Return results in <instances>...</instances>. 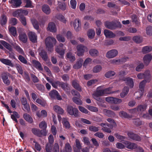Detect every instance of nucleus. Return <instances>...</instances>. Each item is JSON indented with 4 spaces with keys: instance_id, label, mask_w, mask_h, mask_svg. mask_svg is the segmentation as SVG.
Here are the masks:
<instances>
[{
    "instance_id": "nucleus-1",
    "label": "nucleus",
    "mask_w": 152,
    "mask_h": 152,
    "mask_svg": "<svg viewBox=\"0 0 152 152\" xmlns=\"http://www.w3.org/2000/svg\"><path fill=\"white\" fill-rule=\"evenodd\" d=\"M56 39L51 37H47L45 40V43L46 48L48 51L51 52L53 50L54 45L56 43Z\"/></svg>"
},
{
    "instance_id": "nucleus-2",
    "label": "nucleus",
    "mask_w": 152,
    "mask_h": 152,
    "mask_svg": "<svg viewBox=\"0 0 152 152\" xmlns=\"http://www.w3.org/2000/svg\"><path fill=\"white\" fill-rule=\"evenodd\" d=\"M104 25L107 28L111 30L115 29L117 28H120L121 26V25L120 22L116 23L113 21H106L104 23Z\"/></svg>"
},
{
    "instance_id": "nucleus-3",
    "label": "nucleus",
    "mask_w": 152,
    "mask_h": 152,
    "mask_svg": "<svg viewBox=\"0 0 152 152\" xmlns=\"http://www.w3.org/2000/svg\"><path fill=\"white\" fill-rule=\"evenodd\" d=\"M66 111L67 113L69 115H74L75 117H78L79 116L78 109L77 108L73 107L71 106H67Z\"/></svg>"
},
{
    "instance_id": "nucleus-4",
    "label": "nucleus",
    "mask_w": 152,
    "mask_h": 152,
    "mask_svg": "<svg viewBox=\"0 0 152 152\" xmlns=\"http://www.w3.org/2000/svg\"><path fill=\"white\" fill-rule=\"evenodd\" d=\"M66 48L62 43H60L55 48L56 52L60 55V57L62 58L65 53Z\"/></svg>"
},
{
    "instance_id": "nucleus-5",
    "label": "nucleus",
    "mask_w": 152,
    "mask_h": 152,
    "mask_svg": "<svg viewBox=\"0 0 152 152\" xmlns=\"http://www.w3.org/2000/svg\"><path fill=\"white\" fill-rule=\"evenodd\" d=\"M77 54L79 56H82L85 51L87 49L86 47L82 45H79L77 46Z\"/></svg>"
},
{
    "instance_id": "nucleus-6",
    "label": "nucleus",
    "mask_w": 152,
    "mask_h": 152,
    "mask_svg": "<svg viewBox=\"0 0 152 152\" xmlns=\"http://www.w3.org/2000/svg\"><path fill=\"white\" fill-rule=\"evenodd\" d=\"M106 101L110 103L118 104L121 103L122 100L121 99L114 98L112 97H108L105 98Z\"/></svg>"
},
{
    "instance_id": "nucleus-7",
    "label": "nucleus",
    "mask_w": 152,
    "mask_h": 152,
    "mask_svg": "<svg viewBox=\"0 0 152 152\" xmlns=\"http://www.w3.org/2000/svg\"><path fill=\"white\" fill-rule=\"evenodd\" d=\"M49 95L52 99L57 98L58 100H61L62 99L58 92L55 90L51 91L49 93Z\"/></svg>"
},
{
    "instance_id": "nucleus-8",
    "label": "nucleus",
    "mask_w": 152,
    "mask_h": 152,
    "mask_svg": "<svg viewBox=\"0 0 152 152\" xmlns=\"http://www.w3.org/2000/svg\"><path fill=\"white\" fill-rule=\"evenodd\" d=\"M118 52L117 50L112 49L108 52L106 53V57L109 58H111L116 56L118 54Z\"/></svg>"
},
{
    "instance_id": "nucleus-9",
    "label": "nucleus",
    "mask_w": 152,
    "mask_h": 152,
    "mask_svg": "<svg viewBox=\"0 0 152 152\" xmlns=\"http://www.w3.org/2000/svg\"><path fill=\"white\" fill-rule=\"evenodd\" d=\"M101 126L103 131L109 133L111 132V129L113 127L112 124H101Z\"/></svg>"
},
{
    "instance_id": "nucleus-10",
    "label": "nucleus",
    "mask_w": 152,
    "mask_h": 152,
    "mask_svg": "<svg viewBox=\"0 0 152 152\" xmlns=\"http://www.w3.org/2000/svg\"><path fill=\"white\" fill-rule=\"evenodd\" d=\"M29 40L33 43L37 42V36L36 33L32 31H30L28 34Z\"/></svg>"
},
{
    "instance_id": "nucleus-11",
    "label": "nucleus",
    "mask_w": 152,
    "mask_h": 152,
    "mask_svg": "<svg viewBox=\"0 0 152 152\" xmlns=\"http://www.w3.org/2000/svg\"><path fill=\"white\" fill-rule=\"evenodd\" d=\"M19 34V40L24 43H26L28 40V37L26 34L24 32H20L18 31Z\"/></svg>"
},
{
    "instance_id": "nucleus-12",
    "label": "nucleus",
    "mask_w": 152,
    "mask_h": 152,
    "mask_svg": "<svg viewBox=\"0 0 152 152\" xmlns=\"http://www.w3.org/2000/svg\"><path fill=\"white\" fill-rule=\"evenodd\" d=\"M28 13V12L26 10L19 9L17 11L13 13V15L15 17V15L18 14V16H23V14L25 15H27Z\"/></svg>"
},
{
    "instance_id": "nucleus-13",
    "label": "nucleus",
    "mask_w": 152,
    "mask_h": 152,
    "mask_svg": "<svg viewBox=\"0 0 152 152\" xmlns=\"http://www.w3.org/2000/svg\"><path fill=\"white\" fill-rule=\"evenodd\" d=\"M146 82H147L146 81L143 80L140 83L139 88L140 91L139 93H140V97L137 96V98L138 99L139 98H140V97L143 95V92L144 91V87Z\"/></svg>"
},
{
    "instance_id": "nucleus-14",
    "label": "nucleus",
    "mask_w": 152,
    "mask_h": 152,
    "mask_svg": "<svg viewBox=\"0 0 152 152\" xmlns=\"http://www.w3.org/2000/svg\"><path fill=\"white\" fill-rule=\"evenodd\" d=\"M32 63L34 66L39 71H42L43 70L41 64L38 61L33 60L32 61Z\"/></svg>"
},
{
    "instance_id": "nucleus-15",
    "label": "nucleus",
    "mask_w": 152,
    "mask_h": 152,
    "mask_svg": "<svg viewBox=\"0 0 152 152\" xmlns=\"http://www.w3.org/2000/svg\"><path fill=\"white\" fill-rule=\"evenodd\" d=\"M126 147L128 149H133L136 148L137 145L134 143L128 141H126L124 142Z\"/></svg>"
},
{
    "instance_id": "nucleus-16",
    "label": "nucleus",
    "mask_w": 152,
    "mask_h": 152,
    "mask_svg": "<svg viewBox=\"0 0 152 152\" xmlns=\"http://www.w3.org/2000/svg\"><path fill=\"white\" fill-rule=\"evenodd\" d=\"M130 138L134 140L140 141H141V137L138 135L132 132H129L127 134Z\"/></svg>"
},
{
    "instance_id": "nucleus-17",
    "label": "nucleus",
    "mask_w": 152,
    "mask_h": 152,
    "mask_svg": "<svg viewBox=\"0 0 152 152\" xmlns=\"http://www.w3.org/2000/svg\"><path fill=\"white\" fill-rule=\"evenodd\" d=\"M74 26L76 31H79L81 28V23L79 19H76L74 22Z\"/></svg>"
},
{
    "instance_id": "nucleus-18",
    "label": "nucleus",
    "mask_w": 152,
    "mask_h": 152,
    "mask_svg": "<svg viewBox=\"0 0 152 152\" xmlns=\"http://www.w3.org/2000/svg\"><path fill=\"white\" fill-rule=\"evenodd\" d=\"M39 55L43 61H48V54L47 52L45 50H42L39 53Z\"/></svg>"
},
{
    "instance_id": "nucleus-19",
    "label": "nucleus",
    "mask_w": 152,
    "mask_h": 152,
    "mask_svg": "<svg viewBox=\"0 0 152 152\" xmlns=\"http://www.w3.org/2000/svg\"><path fill=\"white\" fill-rule=\"evenodd\" d=\"M42 10L47 15L49 14L51 12V10L50 7L47 4H44L42 6Z\"/></svg>"
},
{
    "instance_id": "nucleus-20",
    "label": "nucleus",
    "mask_w": 152,
    "mask_h": 152,
    "mask_svg": "<svg viewBox=\"0 0 152 152\" xmlns=\"http://www.w3.org/2000/svg\"><path fill=\"white\" fill-rule=\"evenodd\" d=\"M47 30L52 32H56V28L55 24L53 22H50L48 24Z\"/></svg>"
},
{
    "instance_id": "nucleus-21",
    "label": "nucleus",
    "mask_w": 152,
    "mask_h": 152,
    "mask_svg": "<svg viewBox=\"0 0 152 152\" xmlns=\"http://www.w3.org/2000/svg\"><path fill=\"white\" fill-rule=\"evenodd\" d=\"M152 59L151 55L148 54L145 55L143 58V60L145 64L148 65Z\"/></svg>"
},
{
    "instance_id": "nucleus-22",
    "label": "nucleus",
    "mask_w": 152,
    "mask_h": 152,
    "mask_svg": "<svg viewBox=\"0 0 152 152\" xmlns=\"http://www.w3.org/2000/svg\"><path fill=\"white\" fill-rule=\"evenodd\" d=\"M104 34L105 37L107 38H113L115 37V34L112 31L107 29H105L104 30Z\"/></svg>"
},
{
    "instance_id": "nucleus-23",
    "label": "nucleus",
    "mask_w": 152,
    "mask_h": 152,
    "mask_svg": "<svg viewBox=\"0 0 152 152\" xmlns=\"http://www.w3.org/2000/svg\"><path fill=\"white\" fill-rule=\"evenodd\" d=\"M0 61L2 63L6 65L12 67L14 66L13 64L12 63V61L9 59L4 58H1Z\"/></svg>"
},
{
    "instance_id": "nucleus-24",
    "label": "nucleus",
    "mask_w": 152,
    "mask_h": 152,
    "mask_svg": "<svg viewBox=\"0 0 152 152\" xmlns=\"http://www.w3.org/2000/svg\"><path fill=\"white\" fill-rule=\"evenodd\" d=\"M0 43L5 48L11 52L12 50V46L8 43L5 41L1 40L0 41Z\"/></svg>"
},
{
    "instance_id": "nucleus-25",
    "label": "nucleus",
    "mask_w": 152,
    "mask_h": 152,
    "mask_svg": "<svg viewBox=\"0 0 152 152\" xmlns=\"http://www.w3.org/2000/svg\"><path fill=\"white\" fill-rule=\"evenodd\" d=\"M9 2L10 4L13 3L15 8L20 7L22 3V0H10Z\"/></svg>"
},
{
    "instance_id": "nucleus-26",
    "label": "nucleus",
    "mask_w": 152,
    "mask_h": 152,
    "mask_svg": "<svg viewBox=\"0 0 152 152\" xmlns=\"http://www.w3.org/2000/svg\"><path fill=\"white\" fill-rule=\"evenodd\" d=\"M7 22V18L4 14H3L0 18V24L2 26L5 25Z\"/></svg>"
},
{
    "instance_id": "nucleus-27",
    "label": "nucleus",
    "mask_w": 152,
    "mask_h": 152,
    "mask_svg": "<svg viewBox=\"0 0 152 152\" xmlns=\"http://www.w3.org/2000/svg\"><path fill=\"white\" fill-rule=\"evenodd\" d=\"M83 61V60L82 59H80L73 66V68L75 69L80 68L82 66Z\"/></svg>"
},
{
    "instance_id": "nucleus-28",
    "label": "nucleus",
    "mask_w": 152,
    "mask_h": 152,
    "mask_svg": "<svg viewBox=\"0 0 152 152\" xmlns=\"http://www.w3.org/2000/svg\"><path fill=\"white\" fill-rule=\"evenodd\" d=\"M53 109L56 113L59 114H62L64 113V110L60 106L56 105L54 106Z\"/></svg>"
},
{
    "instance_id": "nucleus-29",
    "label": "nucleus",
    "mask_w": 152,
    "mask_h": 152,
    "mask_svg": "<svg viewBox=\"0 0 152 152\" xmlns=\"http://www.w3.org/2000/svg\"><path fill=\"white\" fill-rule=\"evenodd\" d=\"M143 74L144 79H145L144 80L146 81V82H149L151 77L150 71L148 70H147Z\"/></svg>"
},
{
    "instance_id": "nucleus-30",
    "label": "nucleus",
    "mask_w": 152,
    "mask_h": 152,
    "mask_svg": "<svg viewBox=\"0 0 152 152\" xmlns=\"http://www.w3.org/2000/svg\"><path fill=\"white\" fill-rule=\"evenodd\" d=\"M13 48L20 54L25 55L23 50L18 44H15L13 45Z\"/></svg>"
},
{
    "instance_id": "nucleus-31",
    "label": "nucleus",
    "mask_w": 152,
    "mask_h": 152,
    "mask_svg": "<svg viewBox=\"0 0 152 152\" xmlns=\"http://www.w3.org/2000/svg\"><path fill=\"white\" fill-rule=\"evenodd\" d=\"M129 91V89L128 87L125 86L122 91L120 94V96L121 98H124L126 96Z\"/></svg>"
},
{
    "instance_id": "nucleus-32",
    "label": "nucleus",
    "mask_w": 152,
    "mask_h": 152,
    "mask_svg": "<svg viewBox=\"0 0 152 152\" xmlns=\"http://www.w3.org/2000/svg\"><path fill=\"white\" fill-rule=\"evenodd\" d=\"M23 117L24 119L28 123H32L33 122V119L31 116L28 114L25 113L23 114Z\"/></svg>"
},
{
    "instance_id": "nucleus-33",
    "label": "nucleus",
    "mask_w": 152,
    "mask_h": 152,
    "mask_svg": "<svg viewBox=\"0 0 152 152\" xmlns=\"http://www.w3.org/2000/svg\"><path fill=\"white\" fill-rule=\"evenodd\" d=\"M58 83H59V86L64 91H68L69 90V88L67 83L60 82Z\"/></svg>"
},
{
    "instance_id": "nucleus-34",
    "label": "nucleus",
    "mask_w": 152,
    "mask_h": 152,
    "mask_svg": "<svg viewBox=\"0 0 152 152\" xmlns=\"http://www.w3.org/2000/svg\"><path fill=\"white\" fill-rule=\"evenodd\" d=\"M72 85L73 87L79 91L81 92L82 89L79 84L75 80H73L72 82Z\"/></svg>"
},
{
    "instance_id": "nucleus-35",
    "label": "nucleus",
    "mask_w": 152,
    "mask_h": 152,
    "mask_svg": "<svg viewBox=\"0 0 152 152\" xmlns=\"http://www.w3.org/2000/svg\"><path fill=\"white\" fill-rule=\"evenodd\" d=\"M120 116L122 118H130L132 117V116L128 114L125 112L122 111L119 113Z\"/></svg>"
},
{
    "instance_id": "nucleus-36",
    "label": "nucleus",
    "mask_w": 152,
    "mask_h": 152,
    "mask_svg": "<svg viewBox=\"0 0 152 152\" xmlns=\"http://www.w3.org/2000/svg\"><path fill=\"white\" fill-rule=\"evenodd\" d=\"M146 107L147 106L145 105H140L137 107V111L140 113H142L146 110Z\"/></svg>"
},
{
    "instance_id": "nucleus-37",
    "label": "nucleus",
    "mask_w": 152,
    "mask_h": 152,
    "mask_svg": "<svg viewBox=\"0 0 152 152\" xmlns=\"http://www.w3.org/2000/svg\"><path fill=\"white\" fill-rule=\"evenodd\" d=\"M47 115V112L45 110H42L40 113L39 112H37L36 115L39 118L45 117Z\"/></svg>"
},
{
    "instance_id": "nucleus-38",
    "label": "nucleus",
    "mask_w": 152,
    "mask_h": 152,
    "mask_svg": "<svg viewBox=\"0 0 152 152\" xmlns=\"http://www.w3.org/2000/svg\"><path fill=\"white\" fill-rule=\"evenodd\" d=\"M104 112L105 115L109 117H113L115 115V113L113 112L110 110L104 109Z\"/></svg>"
},
{
    "instance_id": "nucleus-39",
    "label": "nucleus",
    "mask_w": 152,
    "mask_h": 152,
    "mask_svg": "<svg viewBox=\"0 0 152 152\" xmlns=\"http://www.w3.org/2000/svg\"><path fill=\"white\" fill-rule=\"evenodd\" d=\"M90 55L92 56H96L99 54L98 51L96 49H91L89 51Z\"/></svg>"
},
{
    "instance_id": "nucleus-40",
    "label": "nucleus",
    "mask_w": 152,
    "mask_h": 152,
    "mask_svg": "<svg viewBox=\"0 0 152 152\" xmlns=\"http://www.w3.org/2000/svg\"><path fill=\"white\" fill-rule=\"evenodd\" d=\"M152 50V48L150 46H146L143 48L142 51L143 53H146L150 52Z\"/></svg>"
},
{
    "instance_id": "nucleus-41",
    "label": "nucleus",
    "mask_w": 152,
    "mask_h": 152,
    "mask_svg": "<svg viewBox=\"0 0 152 152\" xmlns=\"http://www.w3.org/2000/svg\"><path fill=\"white\" fill-rule=\"evenodd\" d=\"M9 31L11 34L15 37L17 35L16 28L14 26H12L9 29Z\"/></svg>"
},
{
    "instance_id": "nucleus-42",
    "label": "nucleus",
    "mask_w": 152,
    "mask_h": 152,
    "mask_svg": "<svg viewBox=\"0 0 152 152\" xmlns=\"http://www.w3.org/2000/svg\"><path fill=\"white\" fill-rule=\"evenodd\" d=\"M127 81V84L130 86V88H132L134 86V82L132 78L129 77L126 78Z\"/></svg>"
},
{
    "instance_id": "nucleus-43",
    "label": "nucleus",
    "mask_w": 152,
    "mask_h": 152,
    "mask_svg": "<svg viewBox=\"0 0 152 152\" xmlns=\"http://www.w3.org/2000/svg\"><path fill=\"white\" fill-rule=\"evenodd\" d=\"M52 150L49 151L50 152H59V146L57 143H55L52 147Z\"/></svg>"
},
{
    "instance_id": "nucleus-44",
    "label": "nucleus",
    "mask_w": 152,
    "mask_h": 152,
    "mask_svg": "<svg viewBox=\"0 0 152 152\" xmlns=\"http://www.w3.org/2000/svg\"><path fill=\"white\" fill-rule=\"evenodd\" d=\"M115 74V73L113 71H109L106 72L104 76L107 78H109L111 77L114 76Z\"/></svg>"
},
{
    "instance_id": "nucleus-45",
    "label": "nucleus",
    "mask_w": 152,
    "mask_h": 152,
    "mask_svg": "<svg viewBox=\"0 0 152 152\" xmlns=\"http://www.w3.org/2000/svg\"><path fill=\"white\" fill-rule=\"evenodd\" d=\"M95 32L92 29L89 30L87 32V35L89 38L92 39L94 37Z\"/></svg>"
},
{
    "instance_id": "nucleus-46",
    "label": "nucleus",
    "mask_w": 152,
    "mask_h": 152,
    "mask_svg": "<svg viewBox=\"0 0 152 152\" xmlns=\"http://www.w3.org/2000/svg\"><path fill=\"white\" fill-rule=\"evenodd\" d=\"M132 39L134 42L138 43L141 42L142 40V38L138 36H134L133 37Z\"/></svg>"
},
{
    "instance_id": "nucleus-47",
    "label": "nucleus",
    "mask_w": 152,
    "mask_h": 152,
    "mask_svg": "<svg viewBox=\"0 0 152 152\" xmlns=\"http://www.w3.org/2000/svg\"><path fill=\"white\" fill-rule=\"evenodd\" d=\"M72 100L73 102L77 104L81 105L83 104L82 101L77 97H73Z\"/></svg>"
},
{
    "instance_id": "nucleus-48",
    "label": "nucleus",
    "mask_w": 152,
    "mask_h": 152,
    "mask_svg": "<svg viewBox=\"0 0 152 152\" xmlns=\"http://www.w3.org/2000/svg\"><path fill=\"white\" fill-rule=\"evenodd\" d=\"M72 151V148L69 143L65 144L64 150L61 152H71Z\"/></svg>"
},
{
    "instance_id": "nucleus-49",
    "label": "nucleus",
    "mask_w": 152,
    "mask_h": 152,
    "mask_svg": "<svg viewBox=\"0 0 152 152\" xmlns=\"http://www.w3.org/2000/svg\"><path fill=\"white\" fill-rule=\"evenodd\" d=\"M87 108L91 112H97L98 111V108L95 107L88 105L87 106Z\"/></svg>"
},
{
    "instance_id": "nucleus-50",
    "label": "nucleus",
    "mask_w": 152,
    "mask_h": 152,
    "mask_svg": "<svg viewBox=\"0 0 152 152\" xmlns=\"http://www.w3.org/2000/svg\"><path fill=\"white\" fill-rule=\"evenodd\" d=\"M102 68L101 66L96 65L94 67L93 69V72L94 73H97L100 72L102 70Z\"/></svg>"
},
{
    "instance_id": "nucleus-51",
    "label": "nucleus",
    "mask_w": 152,
    "mask_h": 152,
    "mask_svg": "<svg viewBox=\"0 0 152 152\" xmlns=\"http://www.w3.org/2000/svg\"><path fill=\"white\" fill-rule=\"evenodd\" d=\"M20 17V20L21 23L24 26H25L27 24L26 17L23 16H19Z\"/></svg>"
},
{
    "instance_id": "nucleus-52",
    "label": "nucleus",
    "mask_w": 152,
    "mask_h": 152,
    "mask_svg": "<svg viewBox=\"0 0 152 152\" xmlns=\"http://www.w3.org/2000/svg\"><path fill=\"white\" fill-rule=\"evenodd\" d=\"M15 66L18 72L20 75H22L23 73V71L21 66L19 64H16Z\"/></svg>"
},
{
    "instance_id": "nucleus-53",
    "label": "nucleus",
    "mask_w": 152,
    "mask_h": 152,
    "mask_svg": "<svg viewBox=\"0 0 152 152\" xmlns=\"http://www.w3.org/2000/svg\"><path fill=\"white\" fill-rule=\"evenodd\" d=\"M24 78L25 81L27 83H29L30 81V78L28 73L26 72H24Z\"/></svg>"
},
{
    "instance_id": "nucleus-54",
    "label": "nucleus",
    "mask_w": 152,
    "mask_h": 152,
    "mask_svg": "<svg viewBox=\"0 0 152 152\" xmlns=\"http://www.w3.org/2000/svg\"><path fill=\"white\" fill-rule=\"evenodd\" d=\"M94 98L96 99L97 102H96V103L98 105H100V103L102 102H103L104 100L102 98L100 97L99 96H96L95 95V94L94 95Z\"/></svg>"
},
{
    "instance_id": "nucleus-55",
    "label": "nucleus",
    "mask_w": 152,
    "mask_h": 152,
    "mask_svg": "<svg viewBox=\"0 0 152 152\" xmlns=\"http://www.w3.org/2000/svg\"><path fill=\"white\" fill-rule=\"evenodd\" d=\"M10 75V74L9 73L7 72L2 73L1 74V77L3 81L7 80L8 78V76Z\"/></svg>"
},
{
    "instance_id": "nucleus-56",
    "label": "nucleus",
    "mask_w": 152,
    "mask_h": 152,
    "mask_svg": "<svg viewBox=\"0 0 152 152\" xmlns=\"http://www.w3.org/2000/svg\"><path fill=\"white\" fill-rule=\"evenodd\" d=\"M32 132L34 134L39 137V136H40V130L39 129L34 128L32 129Z\"/></svg>"
},
{
    "instance_id": "nucleus-57",
    "label": "nucleus",
    "mask_w": 152,
    "mask_h": 152,
    "mask_svg": "<svg viewBox=\"0 0 152 152\" xmlns=\"http://www.w3.org/2000/svg\"><path fill=\"white\" fill-rule=\"evenodd\" d=\"M18 59L19 61L24 64H27V61L26 59L22 56L20 55L18 56Z\"/></svg>"
},
{
    "instance_id": "nucleus-58",
    "label": "nucleus",
    "mask_w": 152,
    "mask_h": 152,
    "mask_svg": "<svg viewBox=\"0 0 152 152\" xmlns=\"http://www.w3.org/2000/svg\"><path fill=\"white\" fill-rule=\"evenodd\" d=\"M36 102L37 103L43 107H45L46 106V102L44 100H42L41 99L39 98L37 99Z\"/></svg>"
},
{
    "instance_id": "nucleus-59",
    "label": "nucleus",
    "mask_w": 152,
    "mask_h": 152,
    "mask_svg": "<svg viewBox=\"0 0 152 152\" xmlns=\"http://www.w3.org/2000/svg\"><path fill=\"white\" fill-rule=\"evenodd\" d=\"M32 23L34 28L38 30L39 29V23L36 20L34 19L32 21Z\"/></svg>"
},
{
    "instance_id": "nucleus-60",
    "label": "nucleus",
    "mask_w": 152,
    "mask_h": 152,
    "mask_svg": "<svg viewBox=\"0 0 152 152\" xmlns=\"http://www.w3.org/2000/svg\"><path fill=\"white\" fill-rule=\"evenodd\" d=\"M57 18L59 20L63 22L66 23V20L64 17L62 15H58L56 16Z\"/></svg>"
},
{
    "instance_id": "nucleus-61",
    "label": "nucleus",
    "mask_w": 152,
    "mask_h": 152,
    "mask_svg": "<svg viewBox=\"0 0 152 152\" xmlns=\"http://www.w3.org/2000/svg\"><path fill=\"white\" fill-rule=\"evenodd\" d=\"M30 75L33 82L34 83H38L39 82V80L37 77L34 74L31 73V74Z\"/></svg>"
},
{
    "instance_id": "nucleus-62",
    "label": "nucleus",
    "mask_w": 152,
    "mask_h": 152,
    "mask_svg": "<svg viewBox=\"0 0 152 152\" xmlns=\"http://www.w3.org/2000/svg\"><path fill=\"white\" fill-rule=\"evenodd\" d=\"M131 18L133 22H134L136 24L138 25L139 23L138 19L136 15H134L131 16Z\"/></svg>"
},
{
    "instance_id": "nucleus-63",
    "label": "nucleus",
    "mask_w": 152,
    "mask_h": 152,
    "mask_svg": "<svg viewBox=\"0 0 152 152\" xmlns=\"http://www.w3.org/2000/svg\"><path fill=\"white\" fill-rule=\"evenodd\" d=\"M10 23L12 26H15L18 23L17 19L15 18H11L10 20Z\"/></svg>"
},
{
    "instance_id": "nucleus-64",
    "label": "nucleus",
    "mask_w": 152,
    "mask_h": 152,
    "mask_svg": "<svg viewBox=\"0 0 152 152\" xmlns=\"http://www.w3.org/2000/svg\"><path fill=\"white\" fill-rule=\"evenodd\" d=\"M146 33L148 35H152V26H149L146 28Z\"/></svg>"
}]
</instances>
